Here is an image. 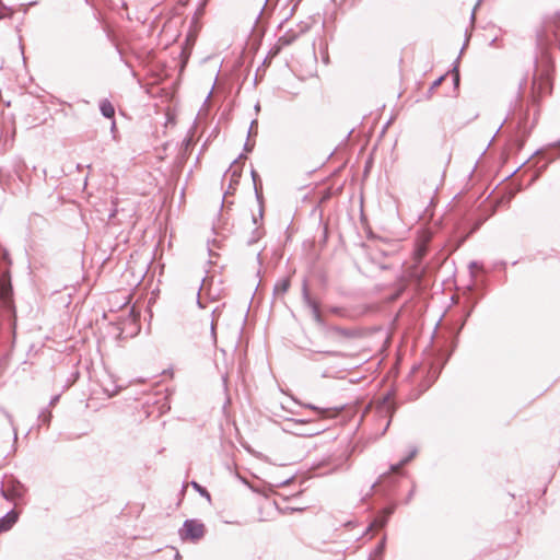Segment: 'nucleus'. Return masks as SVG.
Instances as JSON below:
<instances>
[{
	"label": "nucleus",
	"mask_w": 560,
	"mask_h": 560,
	"mask_svg": "<svg viewBox=\"0 0 560 560\" xmlns=\"http://www.w3.org/2000/svg\"><path fill=\"white\" fill-rule=\"evenodd\" d=\"M179 534L184 540L197 541L205 536L206 526L200 521L188 520L184 523Z\"/></svg>",
	"instance_id": "1"
},
{
	"label": "nucleus",
	"mask_w": 560,
	"mask_h": 560,
	"mask_svg": "<svg viewBox=\"0 0 560 560\" xmlns=\"http://www.w3.org/2000/svg\"><path fill=\"white\" fill-rule=\"evenodd\" d=\"M550 90L551 83L546 73H538L534 75L530 93L533 102H538L539 98L549 93Z\"/></svg>",
	"instance_id": "2"
},
{
	"label": "nucleus",
	"mask_w": 560,
	"mask_h": 560,
	"mask_svg": "<svg viewBox=\"0 0 560 560\" xmlns=\"http://www.w3.org/2000/svg\"><path fill=\"white\" fill-rule=\"evenodd\" d=\"M12 295V287L8 276V271H3L0 276V301L4 304H10Z\"/></svg>",
	"instance_id": "3"
},
{
	"label": "nucleus",
	"mask_w": 560,
	"mask_h": 560,
	"mask_svg": "<svg viewBox=\"0 0 560 560\" xmlns=\"http://www.w3.org/2000/svg\"><path fill=\"white\" fill-rule=\"evenodd\" d=\"M2 492L7 499L13 500L22 495L23 487L20 482L10 480L3 487Z\"/></svg>",
	"instance_id": "4"
},
{
	"label": "nucleus",
	"mask_w": 560,
	"mask_h": 560,
	"mask_svg": "<svg viewBox=\"0 0 560 560\" xmlns=\"http://www.w3.org/2000/svg\"><path fill=\"white\" fill-rule=\"evenodd\" d=\"M549 32L552 33L557 39H560V18L559 16H555V18H552V20L547 22V24L545 26L544 34H541V36L547 39Z\"/></svg>",
	"instance_id": "5"
},
{
	"label": "nucleus",
	"mask_w": 560,
	"mask_h": 560,
	"mask_svg": "<svg viewBox=\"0 0 560 560\" xmlns=\"http://www.w3.org/2000/svg\"><path fill=\"white\" fill-rule=\"evenodd\" d=\"M18 513L15 511L9 512L4 517L0 520V532L9 530L18 521Z\"/></svg>",
	"instance_id": "6"
},
{
	"label": "nucleus",
	"mask_w": 560,
	"mask_h": 560,
	"mask_svg": "<svg viewBox=\"0 0 560 560\" xmlns=\"http://www.w3.org/2000/svg\"><path fill=\"white\" fill-rule=\"evenodd\" d=\"M100 109L102 114L107 118H113L115 116L114 105L107 100L101 102Z\"/></svg>",
	"instance_id": "7"
},
{
	"label": "nucleus",
	"mask_w": 560,
	"mask_h": 560,
	"mask_svg": "<svg viewBox=\"0 0 560 560\" xmlns=\"http://www.w3.org/2000/svg\"><path fill=\"white\" fill-rule=\"evenodd\" d=\"M429 242V236H425L417 246V249L415 252V256L417 260H421L428 250L427 243Z\"/></svg>",
	"instance_id": "8"
},
{
	"label": "nucleus",
	"mask_w": 560,
	"mask_h": 560,
	"mask_svg": "<svg viewBox=\"0 0 560 560\" xmlns=\"http://www.w3.org/2000/svg\"><path fill=\"white\" fill-rule=\"evenodd\" d=\"M338 415H339V410L338 409H323V410L319 411V416L323 419L336 418Z\"/></svg>",
	"instance_id": "9"
},
{
	"label": "nucleus",
	"mask_w": 560,
	"mask_h": 560,
	"mask_svg": "<svg viewBox=\"0 0 560 560\" xmlns=\"http://www.w3.org/2000/svg\"><path fill=\"white\" fill-rule=\"evenodd\" d=\"M410 460V457H407L405 459H402L399 464L397 465H393L390 467V472L393 474H398L400 471V469Z\"/></svg>",
	"instance_id": "10"
},
{
	"label": "nucleus",
	"mask_w": 560,
	"mask_h": 560,
	"mask_svg": "<svg viewBox=\"0 0 560 560\" xmlns=\"http://www.w3.org/2000/svg\"><path fill=\"white\" fill-rule=\"evenodd\" d=\"M290 282L289 280L282 281L279 285H277V290H281V292H285L289 289Z\"/></svg>",
	"instance_id": "11"
},
{
	"label": "nucleus",
	"mask_w": 560,
	"mask_h": 560,
	"mask_svg": "<svg viewBox=\"0 0 560 560\" xmlns=\"http://www.w3.org/2000/svg\"><path fill=\"white\" fill-rule=\"evenodd\" d=\"M192 485H194V487H195V488H196V489H197V490H198L202 495L207 497V499H208V500L210 499V494H209V492H208L206 489L201 488V487H200L198 483H196V482H194Z\"/></svg>",
	"instance_id": "12"
},
{
	"label": "nucleus",
	"mask_w": 560,
	"mask_h": 560,
	"mask_svg": "<svg viewBox=\"0 0 560 560\" xmlns=\"http://www.w3.org/2000/svg\"><path fill=\"white\" fill-rule=\"evenodd\" d=\"M0 257L2 260L7 261L8 264H10V260H9V257H8V254L4 252V250H0Z\"/></svg>",
	"instance_id": "13"
},
{
	"label": "nucleus",
	"mask_w": 560,
	"mask_h": 560,
	"mask_svg": "<svg viewBox=\"0 0 560 560\" xmlns=\"http://www.w3.org/2000/svg\"><path fill=\"white\" fill-rule=\"evenodd\" d=\"M458 80H459V78H458V73L456 72V73H455V82H456V84L458 83Z\"/></svg>",
	"instance_id": "14"
},
{
	"label": "nucleus",
	"mask_w": 560,
	"mask_h": 560,
	"mask_svg": "<svg viewBox=\"0 0 560 560\" xmlns=\"http://www.w3.org/2000/svg\"><path fill=\"white\" fill-rule=\"evenodd\" d=\"M326 198H328V194H325V196L322 197L320 201H324Z\"/></svg>",
	"instance_id": "15"
},
{
	"label": "nucleus",
	"mask_w": 560,
	"mask_h": 560,
	"mask_svg": "<svg viewBox=\"0 0 560 560\" xmlns=\"http://www.w3.org/2000/svg\"><path fill=\"white\" fill-rule=\"evenodd\" d=\"M441 81H442V78H441V79H439V80L435 82V85L440 84V83H441Z\"/></svg>",
	"instance_id": "16"
}]
</instances>
